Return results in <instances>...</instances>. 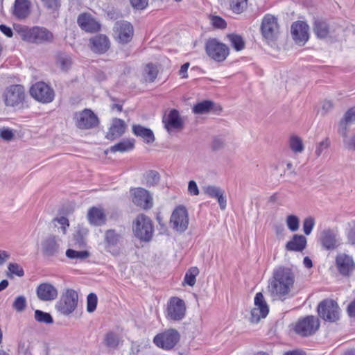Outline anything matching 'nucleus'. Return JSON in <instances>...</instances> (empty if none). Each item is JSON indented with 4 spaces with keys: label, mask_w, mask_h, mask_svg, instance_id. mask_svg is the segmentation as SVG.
Instances as JSON below:
<instances>
[{
    "label": "nucleus",
    "mask_w": 355,
    "mask_h": 355,
    "mask_svg": "<svg viewBox=\"0 0 355 355\" xmlns=\"http://www.w3.org/2000/svg\"><path fill=\"white\" fill-rule=\"evenodd\" d=\"M91 49L98 54L105 53L110 47L109 38L103 34L96 35L89 39Z\"/></svg>",
    "instance_id": "nucleus-21"
},
{
    "label": "nucleus",
    "mask_w": 355,
    "mask_h": 355,
    "mask_svg": "<svg viewBox=\"0 0 355 355\" xmlns=\"http://www.w3.org/2000/svg\"><path fill=\"white\" fill-rule=\"evenodd\" d=\"M315 225V220L313 217L306 218L303 221V231L306 235H309Z\"/></svg>",
    "instance_id": "nucleus-50"
},
{
    "label": "nucleus",
    "mask_w": 355,
    "mask_h": 355,
    "mask_svg": "<svg viewBox=\"0 0 355 355\" xmlns=\"http://www.w3.org/2000/svg\"><path fill=\"white\" fill-rule=\"evenodd\" d=\"M53 34L46 28L43 27H24V40L34 43H43L51 42Z\"/></svg>",
    "instance_id": "nucleus-9"
},
{
    "label": "nucleus",
    "mask_w": 355,
    "mask_h": 355,
    "mask_svg": "<svg viewBox=\"0 0 355 355\" xmlns=\"http://www.w3.org/2000/svg\"><path fill=\"white\" fill-rule=\"evenodd\" d=\"M170 225L178 232L186 231L189 225V215L184 206H178L173 210L170 218Z\"/></svg>",
    "instance_id": "nucleus-10"
},
{
    "label": "nucleus",
    "mask_w": 355,
    "mask_h": 355,
    "mask_svg": "<svg viewBox=\"0 0 355 355\" xmlns=\"http://www.w3.org/2000/svg\"><path fill=\"white\" fill-rule=\"evenodd\" d=\"M0 137L6 141H10L12 139L14 135L11 130L2 128L0 130Z\"/></svg>",
    "instance_id": "nucleus-55"
},
{
    "label": "nucleus",
    "mask_w": 355,
    "mask_h": 355,
    "mask_svg": "<svg viewBox=\"0 0 355 355\" xmlns=\"http://www.w3.org/2000/svg\"><path fill=\"white\" fill-rule=\"evenodd\" d=\"M186 304L183 300L178 297H172L168 302L166 318L174 321L182 320L186 314Z\"/></svg>",
    "instance_id": "nucleus-11"
},
{
    "label": "nucleus",
    "mask_w": 355,
    "mask_h": 355,
    "mask_svg": "<svg viewBox=\"0 0 355 355\" xmlns=\"http://www.w3.org/2000/svg\"><path fill=\"white\" fill-rule=\"evenodd\" d=\"M189 67V62H186L184 63V64H182L181 66V68L179 71V75L183 78H186L188 77V74H187V71H188V69Z\"/></svg>",
    "instance_id": "nucleus-61"
},
{
    "label": "nucleus",
    "mask_w": 355,
    "mask_h": 355,
    "mask_svg": "<svg viewBox=\"0 0 355 355\" xmlns=\"http://www.w3.org/2000/svg\"><path fill=\"white\" fill-rule=\"evenodd\" d=\"M330 141L328 138L324 139L323 141L317 144L315 150V155L320 157L324 150H327L329 147Z\"/></svg>",
    "instance_id": "nucleus-49"
},
{
    "label": "nucleus",
    "mask_w": 355,
    "mask_h": 355,
    "mask_svg": "<svg viewBox=\"0 0 355 355\" xmlns=\"http://www.w3.org/2000/svg\"><path fill=\"white\" fill-rule=\"evenodd\" d=\"M199 274V270L197 267H192L186 272L184 282L190 286L196 284V277Z\"/></svg>",
    "instance_id": "nucleus-42"
},
{
    "label": "nucleus",
    "mask_w": 355,
    "mask_h": 355,
    "mask_svg": "<svg viewBox=\"0 0 355 355\" xmlns=\"http://www.w3.org/2000/svg\"><path fill=\"white\" fill-rule=\"evenodd\" d=\"M126 129V125L123 120L115 118L113 119L111 126L107 133L106 138L114 140L120 137Z\"/></svg>",
    "instance_id": "nucleus-26"
},
{
    "label": "nucleus",
    "mask_w": 355,
    "mask_h": 355,
    "mask_svg": "<svg viewBox=\"0 0 355 355\" xmlns=\"http://www.w3.org/2000/svg\"><path fill=\"white\" fill-rule=\"evenodd\" d=\"M216 198L218 200L220 208L222 210H224L226 208L227 200L226 197L224 196L223 191H222V192Z\"/></svg>",
    "instance_id": "nucleus-60"
},
{
    "label": "nucleus",
    "mask_w": 355,
    "mask_h": 355,
    "mask_svg": "<svg viewBox=\"0 0 355 355\" xmlns=\"http://www.w3.org/2000/svg\"><path fill=\"white\" fill-rule=\"evenodd\" d=\"M306 245V239L302 235L295 234L292 240L286 243V248L289 251H302Z\"/></svg>",
    "instance_id": "nucleus-30"
},
{
    "label": "nucleus",
    "mask_w": 355,
    "mask_h": 355,
    "mask_svg": "<svg viewBox=\"0 0 355 355\" xmlns=\"http://www.w3.org/2000/svg\"><path fill=\"white\" fill-rule=\"evenodd\" d=\"M42 248L46 256H55L59 253L60 243L55 236H49L42 241Z\"/></svg>",
    "instance_id": "nucleus-25"
},
{
    "label": "nucleus",
    "mask_w": 355,
    "mask_h": 355,
    "mask_svg": "<svg viewBox=\"0 0 355 355\" xmlns=\"http://www.w3.org/2000/svg\"><path fill=\"white\" fill-rule=\"evenodd\" d=\"M132 132L137 137H139L147 144H151L155 141L153 132L141 125H132Z\"/></svg>",
    "instance_id": "nucleus-29"
},
{
    "label": "nucleus",
    "mask_w": 355,
    "mask_h": 355,
    "mask_svg": "<svg viewBox=\"0 0 355 355\" xmlns=\"http://www.w3.org/2000/svg\"><path fill=\"white\" fill-rule=\"evenodd\" d=\"M76 125L80 129H89L95 127L98 122L97 116L90 110L85 109L76 114Z\"/></svg>",
    "instance_id": "nucleus-17"
},
{
    "label": "nucleus",
    "mask_w": 355,
    "mask_h": 355,
    "mask_svg": "<svg viewBox=\"0 0 355 355\" xmlns=\"http://www.w3.org/2000/svg\"><path fill=\"white\" fill-rule=\"evenodd\" d=\"M355 123V106L349 109L345 114L343 119H342L339 124L338 133L343 128H346L348 130V125Z\"/></svg>",
    "instance_id": "nucleus-36"
},
{
    "label": "nucleus",
    "mask_w": 355,
    "mask_h": 355,
    "mask_svg": "<svg viewBox=\"0 0 355 355\" xmlns=\"http://www.w3.org/2000/svg\"><path fill=\"white\" fill-rule=\"evenodd\" d=\"M319 327V320L313 315H309L297 321L295 331L297 334L306 337L315 334Z\"/></svg>",
    "instance_id": "nucleus-12"
},
{
    "label": "nucleus",
    "mask_w": 355,
    "mask_h": 355,
    "mask_svg": "<svg viewBox=\"0 0 355 355\" xmlns=\"http://www.w3.org/2000/svg\"><path fill=\"white\" fill-rule=\"evenodd\" d=\"M319 316L325 321L334 322L339 320L340 309L336 302L326 299L318 306Z\"/></svg>",
    "instance_id": "nucleus-7"
},
{
    "label": "nucleus",
    "mask_w": 355,
    "mask_h": 355,
    "mask_svg": "<svg viewBox=\"0 0 355 355\" xmlns=\"http://www.w3.org/2000/svg\"><path fill=\"white\" fill-rule=\"evenodd\" d=\"M348 130L345 127L340 131V135L343 137V146L349 150H355V134L348 137Z\"/></svg>",
    "instance_id": "nucleus-35"
},
{
    "label": "nucleus",
    "mask_w": 355,
    "mask_h": 355,
    "mask_svg": "<svg viewBox=\"0 0 355 355\" xmlns=\"http://www.w3.org/2000/svg\"><path fill=\"white\" fill-rule=\"evenodd\" d=\"M162 122L164 128L169 133L173 130H181L183 127V122L180 114L175 109L171 110L168 114L163 116Z\"/></svg>",
    "instance_id": "nucleus-18"
},
{
    "label": "nucleus",
    "mask_w": 355,
    "mask_h": 355,
    "mask_svg": "<svg viewBox=\"0 0 355 355\" xmlns=\"http://www.w3.org/2000/svg\"><path fill=\"white\" fill-rule=\"evenodd\" d=\"M30 94L37 101L43 104L51 103L55 98L54 89L43 81L33 84L30 88Z\"/></svg>",
    "instance_id": "nucleus-4"
},
{
    "label": "nucleus",
    "mask_w": 355,
    "mask_h": 355,
    "mask_svg": "<svg viewBox=\"0 0 355 355\" xmlns=\"http://www.w3.org/2000/svg\"><path fill=\"white\" fill-rule=\"evenodd\" d=\"M22 89L20 85H12L4 93V100L8 106H15L21 101Z\"/></svg>",
    "instance_id": "nucleus-24"
},
{
    "label": "nucleus",
    "mask_w": 355,
    "mask_h": 355,
    "mask_svg": "<svg viewBox=\"0 0 355 355\" xmlns=\"http://www.w3.org/2000/svg\"><path fill=\"white\" fill-rule=\"evenodd\" d=\"M34 318L37 322L40 323L52 324L53 322L51 314L41 310H35Z\"/></svg>",
    "instance_id": "nucleus-41"
},
{
    "label": "nucleus",
    "mask_w": 355,
    "mask_h": 355,
    "mask_svg": "<svg viewBox=\"0 0 355 355\" xmlns=\"http://www.w3.org/2000/svg\"><path fill=\"white\" fill-rule=\"evenodd\" d=\"M347 312L350 317L355 318V300L349 304Z\"/></svg>",
    "instance_id": "nucleus-64"
},
{
    "label": "nucleus",
    "mask_w": 355,
    "mask_h": 355,
    "mask_svg": "<svg viewBox=\"0 0 355 355\" xmlns=\"http://www.w3.org/2000/svg\"><path fill=\"white\" fill-rule=\"evenodd\" d=\"M313 32L320 39L331 37L334 31L330 28L329 25L322 19H317L313 24Z\"/></svg>",
    "instance_id": "nucleus-27"
},
{
    "label": "nucleus",
    "mask_w": 355,
    "mask_h": 355,
    "mask_svg": "<svg viewBox=\"0 0 355 355\" xmlns=\"http://www.w3.org/2000/svg\"><path fill=\"white\" fill-rule=\"evenodd\" d=\"M122 238L121 232H116L114 230H108L105 233V242L106 246L111 247L116 245Z\"/></svg>",
    "instance_id": "nucleus-32"
},
{
    "label": "nucleus",
    "mask_w": 355,
    "mask_h": 355,
    "mask_svg": "<svg viewBox=\"0 0 355 355\" xmlns=\"http://www.w3.org/2000/svg\"><path fill=\"white\" fill-rule=\"evenodd\" d=\"M321 244L326 250H334L340 244L337 232L333 230H324L320 236Z\"/></svg>",
    "instance_id": "nucleus-20"
},
{
    "label": "nucleus",
    "mask_w": 355,
    "mask_h": 355,
    "mask_svg": "<svg viewBox=\"0 0 355 355\" xmlns=\"http://www.w3.org/2000/svg\"><path fill=\"white\" fill-rule=\"evenodd\" d=\"M134 140L131 139H123L120 142L110 147V151L112 153L116 152H127L134 148Z\"/></svg>",
    "instance_id": "nucleus-33"
},
{
    "label": "nucleus",
    "mask_w": 355,
    "mask_h": 355,
    "mask_svg": "<svg viewBox=\"0 0 355 355\" xmlns=\"http://www.w3.org/2000/svg\"><path fill=\"white\" fill-rule=\"evenodd\" d=\"M148 0H130L132 7L137 9H144L148 5Z\"/></svg>",
    "instance_id": "nucleus-56"
},
{
    "label": "nucleus",
    "mask_w": 355,
    "mask_h": 355,
    "mask_svg": "<svg viewBox=\"0 0 355 355\" xmlns=\"http://www.w3.org/2000/svg\"><path fill=\"white\" fill-rule=\"evenodd\" d=\"M260 29L263 39L267 42H273L279 33L277 19L270 14L266 15L262 19Z\"/></svg>",
    "instance_id": "nucleus-8"
},
{
    "label": "nucleus",
    "mask_w": 355,
    "mask_h": 355,
    "mask_svg": "<svg viewBox=\"0 0 355 355\" xmlns=\"http://www.w3.org/2000/svg\"><path fill=\"white\" fill-rule=\"evenodd\" d=\"M44 4L49 8L55 10L60 6L58 0H42Z\"/></svg>",
    "instance_id": "nucleus-58"
},
{
    "label": "nucleus",
    "mask_w": 355,
    "mask_h": 355,
    "mask_svg": "<svg viewBox=\"0 0 355 355\" xmlns=\"http://www.w3.org/2000/svg\"><path fill=\"white\" fill-rule=\"evenodd\" d=\"M205 51L210 58L218 62L224 61L230 53L228 46L216 38L207 41Z\"/></svg>",
    "instance_id": "nucleus-5"
},
{
    "label": "nucleus",
    "mask_w": 355,
    "mask_h": 355,
    "mask_svg": "<svg viewBox=\"0 0 355 355\" xmlns=\"http://www.w3.org/2000/svg\"><path fill=\"white\" fill-rule=\"evenodd\" d=\"M113 31L116 40L122 44L130 42L132 39L134 34L133 26L127 21H116Z\"/></svg>",
    "instance_id": "nucleus-13"
},
{
    "label": "nucleus",
    "mask_w": 355,
    "mask_h": 355,
    "mask_svg": "<svg viewBox=\"0 0 355 355\" xmlns=\"http://www.w3.org/2000/svg\"><path fill=\"white\" fill-rule=\"evenodd\" d=\"M291 34L297 44L303 45L309 40V26L304 21H295L291 26Z\"/></svg>",
    "instance_id": "nucleus-19"
},
{
    "label": "nucleus",
    "mask_w": 355,
    "mask_h": 355,
    "mask_svg": "<svg viewBox=\"0 0 355 355\" xmlns=\"http://www.w3.org/2000/svg\"><path fill=\"white\" fill-rule=\"evenodd\" d=\"M205 194L211 198H216L221 192L222 189L214 185H208L203 188Z\"/></svg>",
    "instance_id": "nucleus-48"
},
{
    "label": "nucleus",
    "mask_w": 355,
    "mask_h": 355,
    "mask_svg": "<svg viewBox=\"0 0 355 355\" xmlns=\"http://www.w3.org/2000/svg\"><path fill=\"white\" fill-rule=\"evenodd\" d=\"M37 295L38 298L42 301H53L57 298L58 292L52 284L42 283L37 288Z\"/></svg>",
    "instance_id": "nucleus-23"
},
{
    "label": "nucleus",
    "mask_w": 355,
    "mask_h": 355,
    "mask_svg": "<svg viewBox=\"0 0 355 355\" xmlns=\"http://www.w3.org/2000/svg\"><path fill=\"white\" fill-rule=\"evenodd\" d=\"M8 269V272L7 273V275L9 277H12L14 275L18 277L22 276V269L20 268V266L17 263H9Z\"/></svg>",
    "instance_id": "nucleus-51"
},
{
    "label": "nucleus",
    "mask_w": 355,
    "mask_h": 355,
    "mask_svg": "<svg viewBox=\"0 0 355 355\" xmlns=\"http://www.w3.org/2000/svg\"><path fill=\"white\" fill-rule=\"evenodd\" d=\"M211 24L216 28L223 29L226 27L225 21L218 16H212L211 18Z\"/></svg>",
    "instance_id": "nucleus-52"
},
{
    "label": "nucleus",
    "mask_w": 355,
    "mask_h": 355,
    "mask_svg": "<svg viewBox=\"0 0 355 355\" xmlns=\"http://www.w3.org/2000/svg\"><path fill=\"white\" fill-rule=\"evenodd\" d=\"M56 64L62 71H67L72 64L71 58L64 53H60L56 58Z\"/></svg>",
    "instance_id": "nucleus-37"
},
{
    "label": "nucleus",
    "mask_w": 355,
    "mask_h": 355,
    "mask_svg": "<svg viewBox=\"0 0 355 355\" xmlns=\"http://www.w3.org/2000/svg\"><path fill=\"white\" fill-rule=\"evenodd\" d=\"M289 146L295 153H300L304 150V145L302 139L295 135L291 137Z\"/></svg>",
    "instance_id": "nucleus-40"
},
{
    "label": "nucleus",
    "mask_w": 355,
    "mask_h": 355,
    "mask_svg": "<svg viewBox=\"0 0 355 355\" xmlns=\"http://www.w3.org/2000/svg\"><path fill=\"white\" fill-rule=\"evenodd\" d=\"M53 221L57 222L60 225L62 232L64 234L67 231V227L69 226V220L66 217L61 216L60 218H55Z\"/></svg>",
    "instance_id": "nucleus-54"
},
{
    "label": "nucleus",
    "mask_w": 355,
    "mask_h": 355,
    "mask_svg": "<svg viewBox=\"0 0 355 355\" xmlns=\"http://www.w3.org/2000/svg\"><path fill=\"white\" fill-rule=\"evenodd\" d=\"M294 275L290 268L279 267L273 272L269 282L268 291L275 297H282L287 295L294 284Z\"/></svg>",
    "instance_id": "nucleus-1"
},
{
    "label": "nucleus",
    "mask_w": 355,
    "mask_h": 355,
    "mask_svg": "<svg viewBox=\"0 0 355 355\" xmlns=\"http://www.w3.org/2000/svg\"><path fill=\"white\" fill-rule=\"evenodd\" d=\"M188 191L191 195L197 196L199 194V189L196 182L194 180L189 182Z\"/></svg>",
    "instance_id": "nucleus-57"
},
{
    "label": "nucleus",
    "mask_w": 355,
    "mask_h": 355,
    "mask_svg": "<svg viewBox=\"0 0 355 355\" xmlns=\"http://www.w3.org/2000/svg\"><path fill=\"white\" fill-rule=\"evenodd\" d=\"M78 295L73 289L68 288L62 293L55 304L56 310L64 315L72 313L78 306Z\"/></svg>",
    "instance_id": "nucleus-2"
},
{
    "label": "nucleus",
    "mask_w": 355,
    "mask_h": 355,
    "mask_svg": "<svg viewBox=\"0 0 355 355\" xmlns=\"http://www.w3.org/2000/svg\"><path fill=\"white\" fill-rule=\"evenodd\" d=\"M87 251H76L72 249H68L66 252V256L71 259H85L89 257Z\"/></svg>",
    "instance_id": "nucleus-43"
},
{
    "label": "nucleus",
    "mask_w": 355,
    "mask_h": 355,
    "mask_svg": "<svg viewBox=\"0 0 355 355\" xmlns=\"http://www.w3.org/2000/svg\"><path fill=\"white\" fill-rule=\"evenodd\" d=\"M12 13L18 19L22 18V0H15Z\"/></svg>",
    "instance_id": "nucleus-53"
},
{
    "label": "nucleus",
    "mask_w": 355,
    "mask_h": 355,
    "mask_svg": "<svg viewBox=\"0 0 355 355\" xmlns=\"http://www.w3.org/2000/svg\"><path fill=\"white\" fill-rule=\"evenodd\" d=\"M132 202L137 206L144 209H150L153 207V198L150 193L141 187L131 190Z\"/></svg>",
    "instance_id": "nucleus-16"
},
{
    "label": "nucleus",
    "mask_w": 355,
    "mask_h": 355,
    "mask_svg": "<svg viewBox=\"0 0 355 355\" xmlns=\"http://www.w3.org/2000/svg\"><path fill=\"white\" fill-rule=\"evenodd\" d=\"M87 219L91 224L101 226L105 223L106 216L103 209L94 207L88 211Z\"/></svg>",
    "instance_id": "nucleus-28"
},
{
    "label": "nucleus",
    "mask_w": 355,
    "mask_h": 355,
    "mask_svg": "<svg viewBox=\"0 0 355 355\" xmlns=\"http://www.w3.org/2000/svg\"><path fill=\"white\" fill-rule=\"evenodd\" d=\"M333 103L331 101L325 100L322 103V109L325 113H327L333 108Z\"/></svg>",
    "instance_id": "nucleus-63"
},
{
    "label": "nucleus",
    "mask_w": 355,
    "mask_h": 355,
    "mask_svg": "<svg viewBox=\"0 0 355 355\" xmlns=\"http://www.w3.org/2000/svg\"><path fill=\"white\" fill-rule=\"evenodd\" d=\"M73 239L76 241V243L79 245H82L84 244V238L83 235L81 234L80 231H77L76 233L73 236Z\"/></svg>",
    "instance_id": "nucleus-62"
},
{
    "label": "nucleus",
    "mask_w": 355,
    "mask_h": 355,
    "mask_svg": "<svg viewBox=\"0 0 355 355\" xmlns=\"http://www.w3.org/2000/svg\"><path fill=\"white\" fill-rule=\"evenodd\" d=\"M230 6L235 13H241L247 6V0H231Z\"/></svg>",
    "instance_id": "nucleus-44"
},
{
    "label": "nucleus",
    "mask_w": 355,
    "mask_h": 355,
    "mask_svg": "<svg viewBox=\"0 0 355 355\" xmlns=\"http://www.w3.org/2000/svg\"><path fill=\"white\" fill-rule=\"evenodd\" d=\"M225 145V141L221 137H216L212 143V148L214 150H219L222 148Z\"/></svg>",
    "instance_id": "nucleus-59"
},
{
    "label": "nucleus",
    "mask_w": 355,
    "mask_h": 355,
    "mask_svg": "<svg viewBox=\"0 0 355 355\" xmlns=\"http://www.w3.org/2000/svg\"><path fill=\"white\" fill-rule=\"evenodd\" d=\"M159 175L155 171H150L146 173V181L148 186H154L159 182Z\"/></svg>",
    "instance_id": "nucleus-46"
},
{
    "label": "nucleus",
    "mask_w": 355,
    "mask_h": 355,
    "mask_svg": "<svg viewBox=\"0 0 355 355\" xmlns=\"http://www.w3.org/2000/svg\"><path fill=\"white\" fill-rule=\"evenodd\" d=\"M180 338V334L177 330L168 329L157 334L153 338V343L159 348L169 350L178 344Z\"/></svg>",
    "instance_id": "nucleus-6"
},
{
    "label": "nucleus",
    "mask_w": 355,
    "mask_h": 355,
    "mask_svg": "<svg viewBox=\"0 0 355 355\" xmlns=\"http://www.w3.org/2000/svg\"><path fill=\"white\" fill-rule=\"evenodd\" d=\"M299 218L295 215H289L286 218V225L288 229L292 232H295L299 229Z\"/></svg>",
    "instance_id": "nucleus-47"
},
{
    "label": "nucleus",
    "mask_w": 355,
    "mask_h": 355,
    "mask_svg": "<svg viewBox=\"0 0 355 355\" xmlns=\"http://www.w3.org/2000/svg\"><path fill=\"white\" fill-rule=\"evenodd\" d=\"M158 74V69L156 65L149 63L146 64L143 71V78L146 83L153 82Z\"/></svg>",
    "instance_id": "nucleus-34"
},
{
    "label": "nucleus",
    "mask_w": 355,
    "mask_h": 355,
    "mask_svg": "<svg viewBox=\"0 0 355 355\" xmlns=\"http://www.w3.org/2000/svg\"><path fill=\"white\" fill-rule=\"evenodd\" d=\"M133 231L137 238L149 241L153 234V226L150 218L144 214L137 216L133 225Z\"/></svg>",
    "instance_id": "nucleus-3"
},
{
    "label": "nucleus",
    "mask_w": 355,
    "mask_h": 355,
    "mask_svg": "<svg viewBox=\"0 0 355 355\" xmlns=\"http://www.w3.org/2000/svg\"><path fill=\"white\" fill-rule=\"evenodd\" d=\"M227 37L232 46L236 51H240L245 48V41L243 37L236 34H230Z\"/></svg>",
    "instance_id": "nucleus-38"
},
{
    "label": "nucleus",
    "mask_w": 355,
    "mask_h": 355,
    "mask_svg": "<svg viewBox=\"0 0 355 355\" xmlns=\"http://www.w3.org/2000/svg\"><path fill=\"white\" fill-rule=\"evenodd\" d=\"M336 266L339 273L345 277H349L355 270V263L352 257L339 253L336 257Z\"/></svg>",
    "instance_id": "nucleus-15"
},
{
    "label": "nucleus",
    "mask_w": 355,
    "mask_h": 355,
    "mask_svg": "<svg viewBox=\"0 0 355 355\" xmlns=\"http://www.w3.org/2000/svg\"><path fill=\"white\" fill-rule=\"evenodd\" d=\"M104 342L107 347L114 349L119 346L120 339L116 334L111 331L106 334Z\"/></svg>",
    "instance_id": "nucleus-39"
},
{
    "label": "nucleus",
    "mask_w": 355,
    "mask_h": 355,
    "mask_svg": "<svg viewBox=\"0 0 355 355\" xmlns=\"http://www.w3.org/2000/svg\"><path fill=\"white\" fill-rule=\"evenodd\" d=\"M98 298L96 294L92 293L87 297V311L89 313L94 312L96 309Z\"/></svg>",
    "instance_id": "nucleus-45"
},
{
    "label": "nucleus",
    "mask_w": 355,
    "mask_h": 355,
    "mask_svg": "<svg viewBox=\"0 0 355 355\" xmlns=\"http://www.w3.org/2000/svg\"><path fill=\"white\" fill-rule=\"evenodd\" d=\"M269 312V308L261 293H257L254 297V307L251 310L250 320L252 323H258L265 318Z\"/></svg>",
    "instance_id": "nucleus-14"
},
{
    "label": "nucleus",
    "mask_w": 355,
    "mask_h": 355,
    "mask_svg": "<svg viewBox=\"0 0 355 355\" xmlns=\"http://www.w3.org/2000/svg\"><path fill=\"white\" fill-rule=\"evenodd\" d=\"M215 104L211 101H203L196 104L193 108V112L197 114H207L214 110Z\"/></svg>",
    "instance_id": "nucleus-31"
},
{
    "label": "nucleus",
    "mask_w": 355,
    "mask_h": 355,
    "mask_svg": "<svg viewBox=\"0 0 355 355\" xmlns=\"http://www.w3.org/2000/svg\"><path fill=\"white\" fill-rule=\"evenodd\" d=\"M78 24L85 31L94 33L98 31L100 28V24L88 13L80 14L77 19Z\"/></svg>",
    "instance_id": "nucleus-22"
}]
</instances>
